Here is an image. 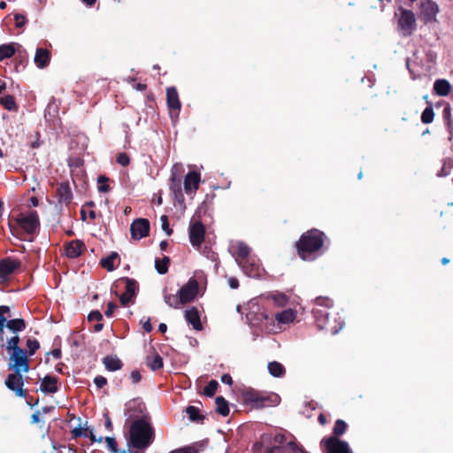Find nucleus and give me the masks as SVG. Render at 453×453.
Returning <instances> with one entry per match:
<instances>
[{
  "instance_id": "nucleus-28",
  "label": "nucleus",
  "mask_w": 453,
  "mask_h": 453,
  "mask_svg": "<svg viewBox=\"0 0 453 453\" xmlns=\"http://www.w3.org/2000/svg\"><path fill=\"white\" fill-rule=\"evenodd\" d=\"M6 326L12 333H18L26 329L27 324L23 319H13L7 321Z\"/></svg>"
},
{
  "instance_id": "nucleus-40",
  "label": "nucleus",
  "mask_w": 453,
  "mask_h": 453,
  "mask_svg": "<svg viewBox=\"0 0 453 453\" xmlns=\"http://www.w3.org/2000/svg\"><path fill=\"white\" fill-rule=\"evenodd\" d=\"M19 341L20 339L18 335L11 337L6 342V349L12 352L21 350L22 349L19 346Z\"/></svg>"
},
{
  "instance_id": "nucleus-43",
  "label": "nucleus",
  "mask_w": 453,
  "mask_h": 453,
  "mask_svg": "<svg viewBox=\"0 0 453 453\" xmlns=\"http://www.w3.org/2000/svg\"><path fill=\"white\" fill-rule=\"evenodd\" d=\"M434 112L432 106L426 107L421 114V121L424 124L432 123L434 120Z\"/></svg>"
},
{
  "instance_id": "nucleus-1",
  "label": "nucleus",
  "mask_w": 453,
  "mask_h": 453,
  "mask_svg": "<svg viewBox=\"0 0 453 453\" xmlns=\"http://www.w3.org/2000/svg\"><path fill=\"white\" fill-rule=\"evenodd\" d=\"M9 227L13 235L19 240L33 242L40 229V219L37 211L20 213L9 221Z\"/></svg>"
},
{
  "instance_id": "nucleus-46",
  "label": "nucleus",
  "mask_w": 453,
  "mask_h": 453,
  "mask_svg": "<svg viewBox=\"0 0 453 453\" xmlns=\"http://www.w3.org/2000/svg\"><path fill=\"white\" fill-rule=\"evenodd\" d=\"M116 161L122 166H127L130 164V157L126 152H121L117 155Z\"/></svg>"
},
{
  "instance_id": "nucleus-29",
  "label": "nucleus",
  "mask_w": 453,
  "mask_h": 453,
  "mask_svg": "<svg viewBox=\"0 0 453 453\" xmlns=\"http://www.w3.org/2000/svg\"><path fill=\"white\" fill-rule=\"evenodd\" d=\"M250 248L243 242H239L236 246V261L239 264L240 261H245L250 258Z\"/></svg>"
},
{
  "instance_id": "nucleus-41",
  "label": "nucleus",
  "mask_w": 453,
  "mask_h": 453,
  "mask_svg": "<svg viewBox=\"0 0 453 453\" xmlns=\"http://www.w3.org/2000/svg\"><path fill=\"white\" fill-rule=\"evenodd\" d=\"M110 179L108 177H106L105 175H100L98 176L97 178V183H98V191L101 192V193H106L108 192L111 188H110V185L108 184Z\"/></svg>"
},
{
  "instance_id": "nucleus-21",
  "label": "nucleus",
  "mask_w": 453,
  "mask_h": 453,
  "mask_svg": "<svg viewBox=\"0 0 453 453\" xmlns=\"http://www.w3.org/2000/svg\"><path fill=\"white\" fill-rule=\"evenodd\" d=\"M58 202L61 203L68 204L73 199V193L68 182H62L57 189Z\"/></svg>"
},
{
  "instance_id": "nucleus-60",
  "label": "nucleus",
  "mask_w": 453,
  "mask_h": 453,
  "mask_svg": "<svg viewBox=\"0 0 453 453\" xmlns=\"http://www.w3.org/2000/svg\"><path fill=\"white\" fill-rule=\"evenodd\" d=\"M40 411H35V413L32 414L31 416V423L32 424H36V423H39L41 421L40 419Z\"/></svg>"
},
{
  "instance_id": "nucleus-34",
  "label": "nucleus",
  "mask_w": 453,
  "mask_h": 453,
  "mask_svg": "<svg viewBox=\"0 0 453 453\" xmlns=\"http://www.w3.org/2000/svg\"><path fill=\"white\" fill-rule=\"evenodd\" d=\"M186 413L188 415L189 419L194 422H203L205 418V417L200 413L199 409L193 405H189L186 408Z\"/></svg>"
},
{
  "instance_id": "nucleus-31",
  "label": "nucleus",
  "mask_w": 453,
  "mask_h": 453,
  "mask_svg": "<svg viewBox=\"0 0 453 453\" xmlns=\"http://www.w3.org/2000/svg\"><path fill=\"white\" fill-rule=\"evenodd\" d=\"M267 367L270 374L273 377H282L286 373L283 365L277 361L270 362Z\"/></svg>"
},
{
  "instance_id": "nucleus-63",
  "label": "nucleus",
  "mask_w": 453,
  "mask_h": 453,
  "mask_svg": "<svg viewBox=\"0 0 453 453\" xmlns=\"http://www.w3.org/2000/svg\"><path fill=\"white\" fill-rule=\"evenodd\" d=\"M318 421L321 426H325L327 422V419H326V417L323 413H320L318 417Z\"/></svg>"
},
{
  "instance_id": "nucleus-38",
  "label": "nucleus",
  "mask_w": 453,
  "mask_h": 453,
  "mask_svg": "<svg viewBox=\"0 0 453 453\" xmlns=\"http://www.w3.org/2000/svg\"><path fill=\"white\" fill-rule=\"evenodd\" d=\"M348 425L347 423L342 419H337L334 423V428H333V435L331 437H336L339 438L342 434H345L347 431Z\"/></svg>"
},
{
  "instance_id": "nucleus-2",
  "label": "nucleus",
  "mask_w": 453,
  "mask_h": 453,
  "mask_svg": "<svg viewBox=\"0 0 453 453\" xmlns=\"http://www.w3.org/2000/svg\"><path fill=\"white\" fill-rule=\"evenodd\" d=\"M327 240L324 232L311 228L303 233L296 242L297 255L303 260H313V254L320 251Z\"/></svg>"
},
{
  "instance_id": "nucleus-19",
  "label": "nucleus",
  "mask_w": 453,
  "mask_h": 453,
  "mask_svg": "<svg viewBox=\"0 0 453 453\" xmlns=\"http://www.w3.org/2000/svg\"><path fill=\"white\" fill-rule=\"evenodd\" d=\"M268 453H306V451L295 441H289L285 445L270 448Z\"/></svg>"
},
{
  "instance_id": "nucleus-35",
  "label": "nucleus",
  "mask_w": 453,
  "mask_h": 453,
  "mask_svg": "<svg viewBox=\"0 0 453 453\" xmlns=\"http://www.w3.org/2000/svg\"><path fill=\"white\" fill-rule=\"evenodd\" d=\"M119 257L117 252H111L108 257H104L100 261V265L103 268L106 269L109 272H111L115 269L114 260Z\"/></svg>"
},
{
  "instance_id": "nucleus-15",
  "label": "nucleus",
  "mask_w": 453,
  "mask_h": 453,
  "mask_svg": "<svg viewBox=\"0 0 453 453\" xmlns=\"http://www.w3.org/2000/svg\"><path fill=\"white\" fill-rule=\"evenodd\" d=\"M119 281L125 282V292L120 296L119 300L123 306H127L136 294L137 281L128 277H123Z\"/></svg>"
},
{
  "instance_id": "nucleus-4",
  "label": "nucleus",
  "mask_w": 453,
  "mask_h": 453,
  "mask_svg": "<svg viewBox=\"0 0 453 453\" xmlns=\"http://www.w3.org/2000/svg\"><path fill=\"white\" fill-rule=\"evenodd\" d=\"M242 395L246 404H251L257 409L273 406L278 403L277 395H269L251 388L244 389Z\"/></svg>"
},
{
  "instance_id": "nucleus-59",
  "label": "nucleus",
  "mask_w": 453,
  "mask_h": 453,
  "mask_svg": "<svg viewBox=\"0 0 453 453\" xmlns=\"http://www.w3.org/2000/svg\"><path fill=\"white\" fill-rule=\"evenodd\" d=\"M229 287L233 289H235L239 287V280L236 278H229L228 280Z\"/></svg>"
},
{
  "instance_id": "nucleus-8",
  "label": "nucleus",
  "mask_w": 453,
  "mask_h": 453,
  "mask_svg": "<svg viewBox=\"0 0 453 453\" xmlns=\"http://www.w3.org/2000/svg\"><path fill=\"white\" fill-rule=\"evenodd\" d=\"M10 359L12 364L9 365V370L19 372H27L29 371V360L26 349L12 352Z\"/></svg>"
},
{
  "instance_id": "nucleus-30",
  "label": "nucleus",
  "mask_w": 453,
  "mask_h": 453,
  "mask_svg": "<svg viewBox=\"0 0 453 453\" xmlns=\"http://www.w3.org/2000/svg\"><path fill=\"white\" fill-rule=\"evenodd\" d=\"M146 364L152 371H157L163 367L164 363L162 357L157 353H154L147 357Z\"/></svg>"
},
{
  "instance_id": "nucleus-22",
  "label": "nucleus",
  "mask_w": 453,
  "mask_h": 453,
  "mask_svg": "<svg viewBox=\"0 0 453 453\" xmlns=\"http://www.w3.org/2000/svg\"><path fill=\"white\" fill-rule=\"evenodd\" d=\"M51 58L50 51L47 49L38 48L35 56V63L37 67L44 68L50 64Z\"/></svg>"
},
{
  "instance_id": "nucleus-53",
  "label": "nucleus",
  "mask_w": 453,
  "mask_h": 453,
  "mask_svg": "<svg viewBox=\"0 0 453 453\" xmlns=\"http://www.w3.org/2000/svg\"><path fill=\"white\" fill-rule=\"evenodd\" d=\"M103 319V315L102 313L97 311V310H95V311H91L88 315V321H98L100 322L101 320Z\"/></svg>"
},
{
  "instance_id": "nucleus-33",
  "label": "nucleus",
  "mask_w": 453,
  "mask_h": 453,
  "mask_svg": "<svg viewBox=\"0 0 453 453\" xmlns=\"http://www.w3.org/2000/svg\"><path fill=\"white\" fill-rule=\"evenodd\" d=\"M171 263L169 257L164 256L163 258L155 260V268L159 274H165Z\"/></svg>"
},
{
  "instance_id": "nucleus-25",
  "label": "nucleus",
  "mask_w": 453,
  "mask_h": 453,
  "mask_svg": "<svg viewBox=\"0 0 453 453\" xmlns=\"http://www.w3.org/2000/svg\"><path fill=\"white\" fill-rule=\"evenodd\" d=\"M434 90L440 96H446L450 93L451 85L444 79L436 80L434 84Z\"/></svg>"
},
{
  "instance_id": "nucleus-5",
  "label": "nucleus",
  "mask_w": 453,
  "mask_h": 453,
  "mask_svg": "<svg viewBox=\"0 0 453 453\" xmlns=\"http://www.w3.org/2000/svg\"><path fill=\"white\" fill-rule=\"evenodd\" d=\"M400 16L397 20L398 29L403 36H410L416 29L417 23L412 11L400 7Z\"/></svg>"
},
{
  "instance_id": "nucleus-16",
  "label": "nucleus",
  "mask_w": 453,
  "mask_h": 453,
  "mask_svg": "<svg viewBox=\"0 0 453 453\" xmlns=\"http://www.w3.org/2000/svg\"><path fill=\"white\" fill-rule=\"evenodd\" d=\"M64 247L65 255L69 258H77L86 250L84 242L80 239L70 241Z\"/></svg>"
},
{
  "instance_id": "nucleus-57",
  "label": "nucleus",
  "mask_w": 453,
  "mask_h": 453,
  "mask_svg": "<svg viewBox=\"0 0 453 453\" xmlns=\"http://www.w3.org/2000/svg\"><path fill=\"white\" fill-rule=\"evenodd\" d=\"M142 327L146 333H150L153 329L152 325L150 323V319L147 318L145 321L142 320Z\"/></svg>"
},
{
  "instance_id": "nucleus-51",
  "label": "nucleus",
  "mask_w": 453,
  "mask_h": 453,
  "mask_svg": "<svg viewBox=\"0 0 453 453\" xmlns=\"http://www.w3.org/2000/svg\"><path fill=\"white\" fill-rule=\"evenodd\" d=\"M15 26L19 28L23 27L27 23V19L24 15L16 13L14 14Z\"/></svg>"
},
{
  "instance_id": "nucleus-17",
  "label": "nucleus",
  "mask_w": 453,
  "mask_h": 453,
  "mask_svg": "<svg viewBox=\"0 0 453 453\" xmlns=\"http://www.w3.org/2000/svg\"><path fill=\"white\" fill-rule=\"evenodd\" d=\"M20 266L19 260L4 258L0 261V279L6 280L15 270Z\"/></svg>"
},
{
  "instance_id": "nucleus-13",
  "label": "nucleus",
  "mask_w": 453,
  "mask_h": 453,
  "mask_svg": "<svg viewBox=\"0 0 453 453\" xmlns=\"http://www.w3.org/2000/svg\"><path fill=\"white\" fill-rule=\"evenodd\" d=\"M439 12L437 4L432 0H426L420 5V18L425 23H431L436 20Z\"/></svg>"
},
{
  "instance_id": "nucleus-24",
  "label": "nucleus",
  "mask_w": 453,
  "mask_h": 453,
  "mask_svg": "<svg viewBox=\"0 0 453 453\" xmlns=\"http://www.w3.org/2000/svg\"><path fill=\"white\" fill-rule=\"evenodd\" d=\"M312 312L318 327L321 330H329V314L325 310L319 308L314 309Z\"/></svg>"
},
{
  "instance_id": "nucleus-47",
  "label": "nucleus",
  "mask_w": 453,
  "mask_h": 453,
  "mask_svg": "<svg viewBox=\"0 0 453 453\" xmlns=\"http://www.w3.org/2000/svg\"><path fill=\"white\" fill-rule=\"evenodd\" d=\"M169 453H198L196 446H185L170 451Z\"/></svg>"
},
{
  "instance_id": "nucleus-45",
  "label": "nucleus",
  "mask_w": 453,
  "mask_h": 453,
  "mask_svg": "<svg viewBox=\"0 0 453 453\" xmlns=\"http://www.w3.org/2000/svg\"><path fill=\"white\" fill-rule=\"evenodd\" d=\"M10 311H11V310H10L9 306H7V305L0 306V323H2L4 326H5L8 321L5 314H7L8 317H10Z\"/></svg>"
},
{
  "instance_id": "nucleus-64",
  "label": "nucleus",
  "mask_w": 453,
  "mask_h": 453,
  "mask_svg": "<svg viewBox=\"0 0 453 453\" xmlns=\"http://www.w3.org/2000/svg\"><path fill=\"white\" fill-rule=\"evenodd\" d=\"M61 350L59 349H54L52 351H51V355L54 358L56 359H58L61 357Z\"/></svg>"
},
{
  "instance_id": "nucleus-36",
  "label": "nucleus",
  "mask_w": 453,
  "mask_h": 453,
  "mask_svg": "<svg viewBox=\"0 0 453 453\" xmlns=\"http://www.w3.org/2000/svg\"><path fill=\"white\" fill-rule=\"evenodd\" d=\"M0 104L8 111L18 110V105L16 104L15 98L12 95H6L4 96L0 97Z\"/></svg>"
},
{
  "instance_id": "nucleus-12",
  "label": "nucleus",
  "mask_w": 453,
  "mask_h": 453,
  "mask_svg": "<svg viewBox=\"0 0 453 453\" xmlns=\"http://www.w3.org/2000/svg\"><path fill=\"white\" fill-rule=\"evenodd\" d=\"M166 104L171 118H173V114L175 115V118H177L181 108V103L175 87H169L166 88Z\"/></svg>"
},
{
  "instance_id": "nucleus-23",
  "label": "nucleus",
  "mask_w": 453,
  "mask_h": 453,
  "mask_svg": "<svg viewBox=\"0 0 453 453\" xmlns=\"http://www.w3.org/2000/svg\"><path fill=\"white\" fill-rule=\"evenodd\" d=\"M58 378L50 375L45 376L40 386V389L43 393H50L54 394L58 392Z\"/></svg>"
},
{
  "instance_id": "nucleus-44",
  "label": "nucleus",
  "mask_w": 453,
  "mask_h": 453,
  "mask_svg": "<svg viewBox=\"0 0 453 453\" xmlns=\"http://www.w3.org/2000/svg\"><path fill=\"white\" fill-rule=\"evenodd\" d=\"M27 347L28 350L27 351V355L34 356L37 349L40 348V343L36 339L28 338L27 340Z\"/></svg>"
},
{
  "instance_id": "nucleus-11",
  "label": "nucleus",
  "mask_w": 453,
  "mask_h": 453,
  "mask_svg": "<svg viewBox=\"0 0 453 453\" xmlns=\"http://www.w3.org/2000/svg\"><path fill=\"white\" fill-rule=\"evenodd\" d=\"M239 265L243 273L250 278H260L264 273L259 261L255 257H250L245 261H240Z\"/></svg>"
},
{
  "instance_id": "nucleus-50",
  "label": "nucleus",
  "mask_w": 453,
  "mask_h": 453,
  "mask_svg": "<svg viewBox=\"0 0 453 453\" xmlns=\"http://www.w3.org/2000/svg\"><path fill=\"white\" fill-rule=\"evenodd\" d=\"M88 431V428L83 429L82 427L78 426V427H74L71 431V433H72L73 438H78V437H81V436L87 437Z\"/></svg>"
},
{
  "instance_id": "nucleus-54",
  "label": "nucleus",
  "mask_w": 453,
  "mask_h": 453,
  "mask_svg": "<svg viewBox=\"0 0 453 453\" xmlns=\"http://www.w3.org/2000/svg\"><path fill=\"white\" fill-rule=\"evenodd\" d=\"M94 383L98 388H102L107 384V380L105 377L98 375L94 379Z\"/></svg>"
},
{
  "instance_id": "nucleus-27",
  "label": "nucleus",
  "mask_w": 453,
  "mask_h": 453,
  "mask_svg": "<svg viewBox=\"0 0 453 453\" xmlns=\"http://www.w3.org/2000/svg\"><path fill=\"white\" fill-rule=\"evenodd\" d=\"M17 46L19 45L15 42L0 45V62L6 58H11L12 56H14L17 50Z\"/></svg>"
},
{
  "instance_id": "nucleus-26",
  "label": "nucleus",
  "mask_w": 453,
  "mask_h": 453,
  "mask_svg": "<svg viewBox=\"0 0 453 453\" xmlns=\"http://www.w3.org/2000/svg\"><path fill=\"white\" fill-rule=\"evenodd\" d=\"M103 363L110 372L120 370L123 366L122 361L116 356H106L104 357Z\"/></svg>"
},
{
  "instance_id": "nucleus-3",
  "label": "nucleus",
  "mask_w": 453,
  "mask_h": 453,
  "mask_svg": "<svg viewBox=\"0 0 453 453\" xmlns=\"http://www.w3.org/2000/svg\"><path fill=\"white\" fill-rule=\"evenodd\" d=\"M147 415L135 419L129 428V445L136 449L148 448L154 441V428Z\"/></svg>"
},
{
  "instance_id": "nucleus-52",
  "label": "nucleus",
  "mask_w": 453,
  "mask_h": 453,
  "mask_svg": "<svg viewBox=\"0 0 453 453\" xmlns=\"http://www.w3.org/2000/svg\"><path fill=\"white\" fill-rule=\"evenodd\" d=\"M105 441L107 443L108 448L113 453H116L118 450V443L113 437H105Z\"/></svg>"
},
{
  "instance_id": "nucleus-32",
  "label": "nucleus",
  "mask_w": 453,
  "mask_h": 453,
  "mask_svg": "<svg viewBox=\"0 0 453 453\" xmlns=\"http://www.w3.org/2000/svg\"><path fill=\"white\" fill-rule=\"evenodd\" d=\"M216 411L223 417H226L229 414V406L227 401L221 395L215 398Z\"/></svg>"
},
{
  "instance_id": "nucleus-48",
  "label": "nucleus",
  "mask_w": 453,
  "mask_h": 453,
  "mask_svg": "<svg viewBox=\"0 0 453 453\" xmlns=\"http://www.w3.org/2000/svg\"><path fill=\"white\" fill-rule=\"evenodd\" d=\"M160 220L162 223V229L166 233L168 236H170L173 234V229L170 228L168 217L166 215H162L160 217Z\"/></svg>"
},
{
  "instance_id": "nucleus-6",
  "label": "nucleus",
  "mask_w": 453,
  "mask_h": 453,
  "mask_svg": "<svg viewBox=\"0 0 453 453\" xmlns=\"http://www.w3.org/2000/svg\"><path fill=\"white\" fill-rule=\"evenodd\" d=\"M320 445L324 453H352L348 442L336 437H325Z\"/></svg>"
},
{
  "instance_id": "nucleus-49",
  "label": "nucleus",
  "mask_w": 453,
  "mask_h": 453,
  "mask_svg": "<svg viewBox=\"0 0 453 453\" xmlns=\"http://www.w3.org/2000/svg\"><path fill=\"white\" fill-rule=\"evenodd\" d=\"M315 302H316V304L319 306H325L326 308L333 306V301L326 297H322V296L317 297Z\"/></svg>"
},
{
  "instance_id": "nucleus-39",
  "label": "nucleus",
  "mask_w": 453,
  "mask_h": 453,
  "mask_svg": "<svg viewBox=\"0 0 453 453\" xmlns=\"http://www.w3.org/2000/svg\"><path fill=\"white\" fill-rule=\"evenodd\" d=\"M164 300L166 304L174 309L180 308V306L182 304V303L179 301V294L173 295L165 293Z\"/></svg>"
},
{
  "instance_id": "nucleus-18",
  "label": "nucleus",
  "mask_w": 453,
  "mask_h": 453,
  "mask_svg": "<svg viewBox=\"0 0 453 453\" xmlns=\"http://www.w3.org/2000/svg\"><path fill=\"white\" fill-rule=\"evenodd\" d=\"M201 175L196 171L188 172L184 178V190L187 194L196 191L199 188Z\"/></svg>"
},
{
  "instance_id": "nucleus-14",
  "label": "nucleus",
  "mask_w": 453,
  "mask_h": 453,
  "mask_svg": "<svg viewBox=\"0 0 453 453\" xmlns=\"http://www.w3.org/2000/svg\"><path fill=\"white\" fill-rule=\"evenodd\" d=\"M189 241L193 247L199 248L204 241L205 227L201 221H196L189 226Z\"/></svg>"
},
{
  "instance_id": "nucleus-7",
  "label": "nucleus",
  "mask_w": 453,
  "mask_h": 453,
  "mask_svg": "<svg viewBox=\"0 0 453 453\" xmlns=\"http://www.w3.org/2000/svg\"><path fill=\"white\" fill-rule=\"evenodd\" d=\"M198 281L194 277L190 278L188 281L179 289V301L181 302L182 304L194 301L198 294Z\"/></svg>"
},
{
  "instance_id": "nucleus-42",
  "label": "nucleus",
  "mask_w": 453,
  "mask_h": 453,
  "mask_svg": "<svg viewBox=\"0 0 453 453\" xmlns=\"http://www.w3.org/2000/svg\"><path fill=\"white\" fill-rule=\"evenodd\" d=\"M219 387V383L215 380H211L203 388V394L206 396L212 397Z\"/></svg>"
},
{
  "instance_id": "nucleus-10",
  "label": "nucleus",
  "mask_w": 453,
  "mask_h": 453,
  "mask_svg": "<svg viewBox=\"0 0 453 453\" xmlns=\"http://www.w3.org/2000/svg\"><path fill=\"white\" fill-rule=\"evenodd\" d=\"M150 224L147 219H134L130 226L131 237L134 240H141L150 234Z\"/></svg>"
},
{
  "instance_id": "nucleus-62",
  "label": "nucleus",
  "mask_w": 453,
  "mask_h": 453,
  "mask_svg": "<svg viewBox=\"0 0 453 453\" xmlns=\"http://www.w3.org/2000/svg\"><path fill=\"white\" fill-rule=\"evenodd\" d=\"M105 418H106L105 424H104L105 428L108 431H112V429H113L112 423H111V420L110 417L108 416V414H105Z\"/></svg>"
},
{
  "instance_id": "nucleus-55",
  "label": "nucleus",
  "mask_w": 453,
  "mask_h": 453,
  "mask_svg": "<svg viewBox=\"0 0 453 453\" xmlns=\"http://www.w3.org/2000/svg\"><path fill=\"white\" fill-rule=\"evenodd\" d=\"M116 308H117V305L114 303H112V302L108 303L107 309L104 312L105 316L109 317V318L111 317L113 315V312Z\"/></svg>"
},
{
  "instance_id": "nucleus-9",
  "label": "nucleus",
  "mask_w": 453,
  "mask_h": 453,
  "mask_svg": "<svg viewBox=\"0 0 453 453\" xmlns=\"http://www.w3.org/2000/svg\"><path fill=\"white\" fill-rule=\"evenodd\" d=\"M4 384L6 388L13 392L19 397H26L27 391L23 388L24 379L21 372H13V373L8 374Z\"/></svg>"
},
{
  "instance_id": "nucleus-20",
  "label": "nucleus",
  "mask_w": 453,
  "mask_h": 453,
  "mask_svg": "<svg viewBox=\"0 0 453 453\" xmlns=\"http://www.w3.org/2000/svg\"><path fill=\"white\" fill-rule=\"evenodd\" d=\"M185 319L195 330L201 331L203 329L199 311L196 307L193 306L185 311Z\"/></svg>"
},
{
  "instance_id": "nucleus-56",
  "label": "nucleus",
  "mask_w": 453,
  "mask_h": 453,
  "mask_svg": "<svg viewBox=\"0 0 453 453\" xmlns=\"http://www.w3.org/2000/svg\"><path fill=\"white\" fill-rule=\"evenodd\" d=\"M130 378H131V380H132L133 383L136 384V383H139V382L141 381V380H142V375H141V373H140V372H139V371L134 370V371H133V372H131V374H130Z\"/></svg>"
},
{
  "instance_id": "nucleus-61",
  "label": "nucleus",
  "mask_w": 453,
  "mask_h": 453,
  "mask_svg": "<svg viewBox=\"0 0 453 453\" xmlns=\"http://www.w3.org/2000/svg\"><path fill=\"white\" fill-rule=\"evenodd\" d=\"M87 437L89 438V440L92 441V442H95V441H98V442H102L103 441V437H100V438H96V435L94 434L93 431L92 430H89V434H87Z\"/></svg>"
},
{
  "instance_id": "nucleus-37",
  "label": "nucleus",
  "mask_w": 453,
  "mask_h": 453,
  "mask_svg": "<svg viewBox=\"0 0 453 453\" xmlns=\"http://www.w3.org/2000/svg\"><path fill=\"white\" fill-rule=\"evenodd\" d=\"M296 318V315L292 310H286L280 313L275 314V319L280 323L287 324L293 321Z\"/></svg>"
},
{
  "instance_id": "nucleus-58",
  "label": "nucleus",
  "mask_w": 453,
  "mask_h": 453,
  "mask_svg": "<svg viewBox=\"0 0 453 453\" xmlns=\"http://www.w3.org/2000/svg\"><path fill=\"white\" fill-rule=\"evenodd\" d=\"M221 381L225 384L231 386L233 384V379L228 373H224L221 376Z\"/></svg>"
}]
</instances>
